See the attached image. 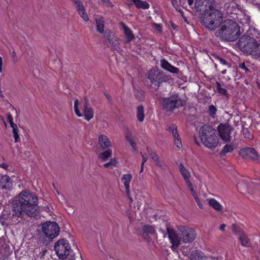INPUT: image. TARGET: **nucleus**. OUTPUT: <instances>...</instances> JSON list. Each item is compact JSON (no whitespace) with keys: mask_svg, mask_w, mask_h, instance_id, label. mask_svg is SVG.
I'll return each instance as SVG.
<instances>
[{"mask_svg":"<svg viewBox=\"0 0 260 260\" xmlns=\"http://www.w3.org/2000/svg\"><path fill=\"white\" fill-rule=\"evenodd\" d=\"M147 151L149 153V154L150 156L151 157V159H152L153 158H154L155 156H156L157 155L155 152H153L151 150V149H150L148 147L147 148Z\"/></svg>","mask_w":260,"mask_h":260,"instance_id":"41","label":"nucleus"},{"mask_svg":"<svg viewBox=\"0 0 260 260\" xmlns=\"http://www.w3.org/2000/svg\"><path fill=\"white\" fill-rule=\"evenodd\" d=\"M103 3L108 7H112L113 5L109 0H102Z\"/></svg>","mask_w":260,"mask_h":260,"instance_id":"46","label":"nucleus"},{"mask_svg":"<svg viewBox=\"0 0 260 260\" xmlns=\"http://www.w3.org/2000/svg\"><path fill=\"white\" fill-rule=\"evenodd\" d=\"M143 169H144V166H141L140 173H142L143 171Z\"/></svg>","mask_w":260,"mask_h":260,"instance_id":"64","label":"nucleus"},{"mask_svg":"<svg viewBox=\"0 0 260 260\" xmlns=\"http://www.w3.org/2000/svg\"><path fill=\"white\" fill-rule=\"evenodd\" d=\"M216 86H217V90H218V89H219V88H221V85H220V84L219 82H217L216 83Z\"/></svg>","mask_w":260,"mask_h":260,"instance_id":"60","label":"nucleus"},{"mask_svg":"<svg viewBox=\"0 0 260 260\" xmlns=\"http://www.w3.org/2000/svg\"><path fill=\"white\" fill-rule=\"evenodd\" d=\"M225 228V224H222L220 226V230L222 231H223L224 230Z\"/></svg>","mask_w":260,"mask_h":260,"instance_id":"58","label":"nucleus"},{"mask_svg":"<svg viewBox=\"0 0 260 260\" xmlns=\"http://www.w3.org/2000/svg\"><path fill=\"white\" fill-rule=\"evenodd\" d=\"M12 56L13 61L14 62H16L17 61V57L16 53L15 51L12 52Z\"/></svg>","mask_w":260,"mask_h":260,"instance_id":"50","label":"nucleus"},{"mask_svg":"<svg viewBox=\"0 0 260 260\" xmlns=\"http://www.w3.org/2000/svg\"><path fill=\"white\" fill-rule=\"evenodd\" d=\"M137 117L138 120L139 121L142 122L144 120V110L143 106H139L137 107Z\"/></svg>","mask_w":260,"mask_h":260,"instance_id":"28","label":"nucleus"},{"mask_svg":"<svg viewBox=\"0 0 260 260\" xmlns=\"http://www.w3.org/2000/svg\"><path fill=\"white\" fill-rule=\"evenodd\" d=\"M239 154L245 159H251L253 160L258 159V155L254 148H244L240 150Z\"/></svg>","mask_w":260,"mask_h":260,"instance_id":"13","label":"nucleus"},{"mask_svg":"<svg viewBox=\"0 0 260 260\" xmlns=\"http://www.w3.org/2000/svg\"><path fill=\"white\" fill-rule=\"evenodd\" d=\"M12 128V133L15 139V142H18L20 141V138L18 134L19 130L17 125L15 123L10 125Z\"/></svg>","mask_w":260,"mask_h":260,"instance_id":"27","label":"nucleus"},{"mask_svg":"<svg viewBox=\"0 0 260 260\" xmlns=\"http://www.w3.org/2000/svg\"><path fill=\"white\" fill-rule=\"evenodd\" d=\"M0 167H2L6 170L8 169V165L5 163L0 164Z\"/></svg>","mask_w":260,"mask_h":260,"instance_id":"56","label":"nucleus"},{"mask_svg":"<svg viewBox=\"0 0 260 260\" xmlns=\"http://www.w3.org/2000/svg\"><path fill=\"white\" fill-rule=\"evenodd\" d=\"M99 143L101 147L103 149L108 148L112 146L111 143L108 137L104 135L99 136Z\"/></svg>","mask_w":260,"mask_h":260,"instance_id":"16","label":"nucleus"},{"mask_svg":"<svg viewBox=\"0 0 260 260\" xmlns=\"http://www.w3.org/2000/svg\"><path fill=\"white\" fill-rule=\"evenodd\" d=\"M192 196L193 197V198H196V197L198 196L197 195V193H196V192L195 191L194 188H191L190 189H189Z\"/></svg>","mask_w":260,"mask_h":260,"instance_id":"53","label":"nucleus"},{"mask_svg":"<svg viewBox=\"0 0 260 260\" xmlns=\"http://www.w3.org/2000/svg\"><path fill=\"white\" fill-rule=\"evenodd\" d=\"M233 150V147L231 145H225L221 151V154L224 155L228 152H231Z\"/></svg>","mask_w":260,"mask_h":260,"instance_id":"34","label":"nucleus"},{"mask_svg":"<svg viewBox=\"0 0 260 260\" xmlns=\"http://www.w3.org/2000/svg\"><path fill=\"white\" fill-rule=\"evenodd\" d=\"M209 13H206V16L203 19L204 25L209 29H214L222 21V15L221 12L212 7H210Z\"/></svg>","mask_w":260,"mask_h":260,"instance_id":"6","label":"nucleus"},{"mask_svg":"<svg viewBox=\"0 0 260 260\" xmlns=\"http://www.w3.org/2000/svg\"><path fill=\"white\" fill-rule=\"evenodd\" d=\"M3 58L0 56V72L2 73L3 71Z\"/></svg>","mask_w":260,"mask_h":260,"instance_id":"55","label":"nucleus"},{"mask_svg":"<svg viewBox=\"0 0 260 260\" xmlns=\"http://www.w3.org/2000/svg\"><path fill=\"white\" fill-rule=\"evenodd\" d=\"M185 182L187 187L189 188V189H190L191 188H193V186H192V184L191 183L190 180L186 181Z\"/></svg>","mask_w":260,"mask_h":260,"instance_id":"49","label":"nucleus"},{"mask_svg":"<svg viewBox=\"0 0 260 260\" xmlns=\"http://www.w3.org/2000/svg\"><path fill=\"white\" fill-rule=\"evenodd\" d=\"M118 164L117 160L115 158H113L110 159V160L104 164V166L105 168H108L109 167L112 166H117Z\"/></svg>","mask_w":260,"mask_h":260,"instance_id":"35","label":"nucleus"},{"mask_svg":"<svg viewBox=\"0 0 260 260\" xmlns=\"http://www.w3.org/2000/svg\"><path fill=\"white\" fill-rule=\"evenodd\" d=\"M153 28L158 32H161L162 30V27L160 24L157 23H153L152 24Z\"/></svg>","mask_w":260,"mask_h":260,"instance_id":"40","label":"nucleus"},{"mask_svg":"<svg viewBox=\"0 0 260 260\" xmlns=\"http://www.w3.org/2000/svg\"><path fill=\"white\" fill-rule=\"evenodd\" d=\"M127 196H128V199H129V201H130L131 203H132V202H133V200L132 198V197H131L129 196V193L128 194H127Z\"/></svg>","mask_w":260,"mask_h":260,"instance_id":"63","label":"nucleus"},{"mask_svg":"<svg viewBox=\"0 0 260 260\" xmlns=\"http://www.w3.org/2000/svg\"><path fill=\"white\" fill-rule=\"evenodd\" d=\"M205 0H196L195 1V5L196 7H200L203 5L204 2Z\"/></svg>","mask_w":260,"mask_h":260,"instance_id":"44","label":"nucleus"},{"mask_svg":"<svg viewBox=\"0 0 260 260\" xmlns=\"http://www.w3.org/2000/svg\"><path fill=\"white\" fill-rule=\"evenodd\" d=\"M167 230L172 248L174 249L178 247L181 241L190 243L194 240L197 236L195 230L189 227H181L179 229L180 236L174 230L168 229Z\"/></svg>","mask_w":260,"mask_h":260,"instance_id":"2","label":"nucleus"},{"mask_svg":"<svg viewBox=\"0 0 260 260\" xmlns=\"http://www.w3.org/2000/svg\"><path fill=\"white\" fill-rule=\"evenodd\" d=\"M180 173L185 181L190 180L191 175L189 171L183 166L182 164L179 165Z\"/></svg>","mask_w":260,"mask_h":260,"instance_id":"22","label":"nucleus"},{"mask_svg":"<svg viewBox=\"0 0 260 260\" xmlns=\"http://www.w3.org/2000/svg\"><path fill=\"white\" fill-rule=\"evenodd\" d=\"M192 258L194 260H206V257L204 254L200 251H193L192 254Z\"/></svg>","mask_w":260,"mask_h":260,"instance_id":"26","label":"nucleus"},{"mask_svg":"<svg viewBox=\"0 0 260 260\" xmlns=\"http://www.w3.org/2000/svg\"><path fill=\"white\" fill-rule=\"evenodd\" d=\"M167 131L172 134L174 138L179 137V134L178 133L177 126L176 125L172 124L169 126L167 128Z\"/></svg>","mask_w":260,"mask_h":260,"instance_id":"31","label":"nucleus"},{"mask_svg":"<svg viewBox=\"0 0 260 260\" xmlns=\"http://www.w3.org/2000/svg\"><path fill=\"white\" fill-rule=\"evenodd\" d=\"M174 138V143L176 145V147L178 148H181L182 147V143L179 139V137L178 138Z\"/></svg>","mask_w":260,"mask_h":260,"instance_id":"39","label":"nucleus"},{"mask_svg":"<svg viewBox=\"0 0 260 260\" xmlns=\"http://www.w3.org/2000/svg\"><path fill=\"white\" fill-rule=\"evenodd\" d=\"M218 134L221 139L225 142L230 141L231 140V129L229 125L220 124L218 127Z\"/></svg>","mask_w":260,"mask_h":260,"instance_id":"14","label":"nucleus"},{"mask_svg":"<svg viewBox=\"0 0 260 260\" xmlns=\"http://www.w3.org/2000/svg\"><path fill=\"white\" fill-rule=\"evenodd\" d=\"M11 179L9 176L0 175V188L8 189L11 187Z\"/></svg>","mask_w":260,"mask_h":260,"instance_id":"17","label":"nucleus"},{"mask_svg":"<svg viewBox=\"0 0 260 260\" xmlns=\"http://www.w3.org/2000/svg\"><path fill=\"white\" fill-rule=\"evenodd\" d=\"M72 1L75 4L77 9L83 6L79 0H72Z\"/></svg>","mask_w":260,"mask_h":260,"instance_id":"42","label":"nucleus"},{"mask_svg":"<svg viewBox=\"0 0 260 260\" xmlns=\"http://www.w3.org/2000/svg\"><path fill=\"white\" fill-rule=\"evenodd\" d=\"M123 29L124 35L126 38L127 42H129L132 41L134 39L133 32L124 24H123Z\"/></svg>","mask_w":260,"mask_h":260,"instance_id":"25","label":"nucleus"},{"mask_svg":"<svg viewBox=\"0 0 260 260\" xmlns=\"http://www.w3.org/2000/svg\"><path fill=\"white\" fill-rule=\"evenodd\" d=\"M42 231L49 239H53L59 234V227L55 222H46L42 225Z\"/></svg>","mask_w":260,"mask_h":260,"instance_id":"10","label":"nucleus"},{"mask_svg":"<svg viewBox=\"0 0 260 260\" xmlns=\"http://www.w3.org/2000/svg\"><path fill=\"white\" fill-rule=\"evenodd\" d=\"M237 229H238V227H237L236 225H235V224H233V225H232L231 229H232V231H233V232H234V233H237V232H238V231Z\"/></svg>","mask_w":260,"mask_h":260,"instance_id":"51","label":"nucleus"},{"mask_svg":"<svg viewBox=\"0 0 260 260\" xmlns=\"http://www.w3.org/2000/svg\"><path fill=\"white\" fill-rule=\"evenodd\" d=\"M54 249L57 256L60 259L67 258L71 250L70 244L65 239L58 240L54 245Z\"/></svg>","mask_w":260,"mask_h":260,"instance_id":"9","label":"nucleus"},{"mask_svg":"<svg viewBox=\"0 0 260 260\" xmlns=\"http://www.w3.org/2000/svg\"><path fill=\"white\" fill-rule=\"evenodd\" d=\"M160 66L164 70L171 73L177 74L179 72V69L171 65L165 59H162L160 60Z\"/></svg>","mask_w":260,"mask_h":260,"instance_id":"15","label":"nucleus"},{"mask_svg":"<svg viewBox=\"0 0 260 260\" xmlns=\"http://www.w3.org/2000/svg\"><path fill=\"white\" fill-rule=\"evenodd\" d=\"M7 118L10 123V125L15 124L13 122V118L12 115L10 113L7 114Z\"/></svg>","mask_w":260,"mask_h":260,"instance_id":"43","label":"nucleus"},{"mask_svg":"<svg viewBox=\"0 0 260 260\" xmlns=\"http://www.w3.org/2000/svg\"><path fill=\"white\" fill-rule=\"evenodd\" d=\"M216 111H217V109L214 106L211 105L209 106V112L211 115L214 116L215 114Z\"/></svg>","mask_w":260,"mask_h":260,"instance_id":"38","label":"nucleus"},{"mask_svg":"<svg viewBox=\"0 0 260 260\" xmlns=\"http://www.w3.org/2000/svg\"><path fill=\"white\" fill-rule=\"evenodd\" d=\"M239 20L241 23L248 25L250 22V18L249 16L242 14L239 16Z\"/></svg>","mask_w":260,"mask_h":260,"instance_id":"32","label":"nucleus"},{"mask_svg":"<svg viewBox=\"0 0 260 260\" xmlns=\"http://www.w3.org/2000/svg\"><path fill=\"white\" fill-rule=\"evenodd\" d=\"M200 137L203 144L208 148L213 149L218 144L216 131L211 127L202 126L200 129Z\"/></svg>","mask_w":260,"mask_h":260,"instance_id":"5","label":"nucleus"},{"mask_svg":"<svg viewBox=\"0 0 260 260\" xmlns=\"http://www.w3.org/2000/svg\"><path fill=\"white\" fill-rule=\"evenodd\" d=\"M141 155L142 157V161L141 163V166H144L145 162L147 160V157L143 154L142 152L141 153Z\"/></svg>","mask_w":260,"mask_h":260,"instance_id":"48","label":"nucleus"},{"mask_svg":"<svg viewBox=\"0 0 260 260\" xmlns=\"http://www.w3.org/2000/svg\"><path fill=\"white\" fill-rule=\"evenodd\" d=\"M77 10H78V11L80 15L83 19V20L85 21H88L89 20V18H88L87 14L85 12V9L84 8V7L83 6L82 7H80V8H79Z\"/></svg>","mask_w":260,"mask_h":260,"instance_id":"33","label":"nucleus"},{"mask_svg":"<svg viewBox=\"0 0 260 260\" xmlns=\"http://www.w3.org/2000/svg\"><path fill=\"white\" fill-rule=\"evenodd\" d=\"M126 138L127 141L128 142L129 144L132 147L133 149L135 151H137V145H136V143L134 141V138H133L132 135H131V134H130V133L127 134L126 136Z\"/></svg>","mask_w":260,"mask_h":260,"instance_id":"30","label":"nucleus"},{"mask_svg":"<svg viewBox=\"0 0 260 260\" xmlns=\"http://www.w3.org/2000/svg\"><path fill=\"white\" fill-rule=\"evenodd\" d=\"M197 204H198V205L199 206V207L201 208V209H203V204H202L201 202L200 201V199H199L198 197H196V198H194Z\"/></svg>","mask_w":260,"mask_h":260,"instance_id":"45","label":"nucleus"},{"mask_svg":"<svg viewBox=\"0 0 260 260\" xmlns=\"http://www.w3.org/2000/svg\"><path fill=\"white\" fill-rule=\"evenodd\" d=\"M157 166L160 168L161 169L166 170L167 168V165L165 162L161 159H159L158 161L155 162Z\"/></svg>","mask_w":260,"mask_h":260,"instance_id":"36","label":"nucleus"},{"mask_svg":"<svg viewBox=\"0 0 260 260\" xmlns=\"http://www.w3.org/2000/svg\"><path fill=\"white\" fill-rule=\"evenodd\" d=\"M161 104L166 110L172 111L184 105L185 102L179 98L178 95H174L169 98H162Z\"/></svg>","mask_w":260,"mask_h":260,"instance_id":"7","label":"nucleus"},{"mask_svg":"<svg viewBox=\"0 0 260 260\" xmlns=\"http://www.w3.org/2000/svg\"><path fill=\"white\" fill-rule=\"evenodd\" d=\"M53 187H54V189H55V190H56V193H57L58 195H59V191H58V189H57L56 187L54 185H53Z\"/></svg>","mask_w":260,"mask_h":260,"instance_id":"62","label":"nucleus"},{"mask_svg":"<svg viewBox=\"0 0 260 260\" xmlns=\"http://www.w3.org/2000/svg\"><path fill=\"white\" fill-rule=\"evenodd\" d=\"M194 0H188V4L189 6H191L193 4Z\"/></svg>","mask_w":260,"mask_h":260,"instance_id":"59","label":"nucleus"},{"mask_svg":"<svg viewBox=\"0 0 260 260\" xmlns=\"http://www.w3.org/2000/svg\"><path fill=\"white\" fill-rule=\"evenodd\" d=\"M96 30L100 33H103L104 31L105 22L103 18L101 16H97L95 19Z\"/></svg>","mask_w":260,"mask_h":260,"instance_id":"21","label":"nucleus"},{"mask_svg":"<svg viewBox=\"0 0 260 260\" xmlns=\"http://www.w3.org/2000/svg\"><path fill=\"white\" fill-rule=\"evenodd\" d=\"M132 176L131 174H124L122 176V181L125 186L126 193L128 194L130 192L129 184L131 181Z\"/></svg>","mask_w":260,"mask_h":260,"instance_id":"20","label":"nucleus"},{"mask_svg":"<svg viewBox=\"0 0 260 260\" xmlns=\"http://www.w3.org/2000/svg\"><path fill=\"white\" fill-rule=\"evenodd\" d=\"M215 58L222 64L228 66V67H230V64L224 59L221 58L219 56H216Z\"/></svg>","mask_w":260,"mask_h":260,"instance_id":"37","label":"nucleus"},{"mask_svg":"<svg viewBox=\"0 0 260 260\" xmlns=\"http://www.w3.org/2000/svg\"><path fill=\"white\" fill-rule=\"evenodd\" d=\"M79 101L77 99H76L74 101V109L76 115L81 117L83 116H84V118L87 121L90 120L94 115V112L93 109L89 106L88 102L86 100L84 104L82 114L78 108Z\"/></svg>","mask_w":260,"mask_h":260,"instance_id":"8","label":"nucleus"},{"mask_svg":"<svg viewBox=\"0 0 260 260\" xmlns=\"http://www.w3.org/2000/svg\"><path fill=\"white\" fill-rule=\"evenodd\" d=\"M215 35L222 40L235 41L240 35V27L235 21L227 20L221 24Z\"/></svg>","mask_w":260,"mask_h":260,"instance_id":"3","label":"nucleus"},{"mask_svg":"<svg viewBox=\"0 0 260 260\" xmlns=\"http://www.w3.org/2000/svg\"><path fill=\"white\" fill-rule=\"evenodd\" d=\"M137 8L147 9L149 8V4L145 1L141 0H132Z\"/></svg>","mask_w":260,"mask_h":260,"instance_id":"24","label":"nucleus"},{"mask_svg":"<svg viewBox=\"0 0 260 260\" xmlns=\"http://www.w3.org/2000/svg\"><path fill=\"white\" fill-rule=\"evenodd\" d=\"M43 210L47 212V213H50L51 212V209L50 208L48 207V206H45V207H44L42 209Z\"/></svg>","mask_w":260,"mask_h":260,"instance_id":"54","label":"nucleus"},{"mask_svg":"<svg viewBox=\"0 0 260 260\" xmlns=\"http://www.w3.org/2000/svg\"><path fill=\"white\" fill-rule=\"evenodd\" d=\"M112 154V150L111 149H108L101 153L99 155V157L103 161H106L109 158L111 157Z\"/></svg>","mask_w":260,"mask_h":260,"instance_id":"29","label":"nucleus"},{"mask_svg":"<svg viewBox=\"0 0 260 260\" xmlns=\"http://www.w3.org/2000/svg\"><path fill=\"white\" fill-rule=\"evenodd\" d=\"M160 159L159 157L157 155L152 159L155 162V163Z\"/></svg>","mask_w":260,"mask_h":260,"instance_id":"57","label":"nucleus"},{"mask_svg":"<svg viewBox=\"0 0 260 260\" xmlns=\"http://www.w3.org/2000/svg\"><path fill=\"white\" fill-rule=\"evenodd\" d=\"M104 38L108 41L109 45L114 50H118L119 41L118 39L115 37L114 34L110 30H107L105 31L104 34Z\"/></svg>","mask_w":260,"mask_h":260,"instance_id":"11","label":"nucleus"},{"mask_svg":"<svg viewBox=\"0 0 260 260\" xmlns=\"http://www.w3.org/2000/svg\"><path fill=\"white\" fill-rule=\"evenodd\" d=\"M239 68L245 70L246 71H248V69L246 67L244 63H240L239 64Z\"/></svg>","mask_w":260,"mask_h":260,"instance_id":"52","label":"nucleus"},{"mask_svg":"<svg viewBox=\"0 0 260 260\" xmlns=\"http://www.w3.org/2000/svg\"><path fill=\"white\" fill-rule=\"evenodd\" d=\"M38 199L37 196L27 190L22 191L11 203V210H5L3 218L7 223L16 224L25 216L33 217L39 212Z\"/></svg>","mask_w":260,"mask_h":260,"instance_id":"1","label":"nucleus"},{"mask_svg":"<svg viewBox=\"0 0 260 260\" xmlns=\"http://www.w3.org/2000/svg\"><path fill=\"white\" fill-rule=\"evenodd\" d=\"M238 45L242 52L250 55L254 59H258L260 55V44L254 38L248 36H243L240 38Z\"/></svg>","mask_w":260,"mask_h":260,"instance_id":"4","label":"nucleus"},{"mask_svg":"<svg viewBox=\"0 0 260 260\" xmlns=\"http://www.w3.org/2000/svg\"><path fill=\"white\" fill-rule=\"evenodd\" d=\"M238 239L243 246L250 247L252 246V244L250 240L243 233H240L239 234Z\"/></svg>","mask_w":260,"mask_h":260,"instance_id":"19","label":"nucleus"},{"mask_svg":"<svg viewBox=\"0 0 260 260\" xmlns=\"http://www.w3.org/2000/svg\"><path fill=\"white\" fill-rule=\"evenodd\" d=\"M208 203L213 209L216 210V211H221L222 210V206L221 205L217 202L214 199H211L208 200Z\"/></svg>","mask_w":260,"mask_h":260,"instance_id":"23","label":"nucleus"},{"mask_svg":"<svg viewBox=\"0 0 260 260\" xmlns=\"http://www.w3.org/2000/svg\"><path fill=\"white\" fill-rule=\"evenodd\" d=\"M142 230L143 233L142 234V236L147 241L149 240L148 234H153L155 232L154 228L150 225H144Z\"/></svg>","mask_w":260,"mask_h":260,"instance_id":"18","label":"nucleus"},{"mask_svg":"<svg viewBox=\"0 0 260 260\" xmlns=\"http://www.w3.org/2000/svg\"><path fill=\"white\" fill-rule=\"evenodd\" d=\"M217 91L221 94L226 95L227 94L226 90L225 88L222 87L219 88V89H218Z\"/></svg>","mask_w":260,"mask_h":260,"instance_id":"47","label":"nucleus"},{"mask_svg":"<svg viewBox=\"0 0 260 260\" xmlns=\"http://www.w3.org/2000/svg\"><path fill=\"white\" fill-rule=\"evenodd\" d=\"M148 78L152 83L155 84H157V85L164 81L162 72L158 71L154 68L151 69L149 71Z\"/></svg>","mask_w":260,"mask_h":260,"instance_id":"12","label":"nucleus"},{"mask_svg":"<svg viewBox=\"0 0 260 260\" xmlns=\"http://www.w3.org/2000/svg\"><path fill=\"white\" fill-rule=\"evenodd\" d=\"M105 96L109 101H110V96L108 94H105Z\"/></svg>","mask_w":260,"mask_h":260,"instance_id":"61","label":"nucleus"}]
</instances>
